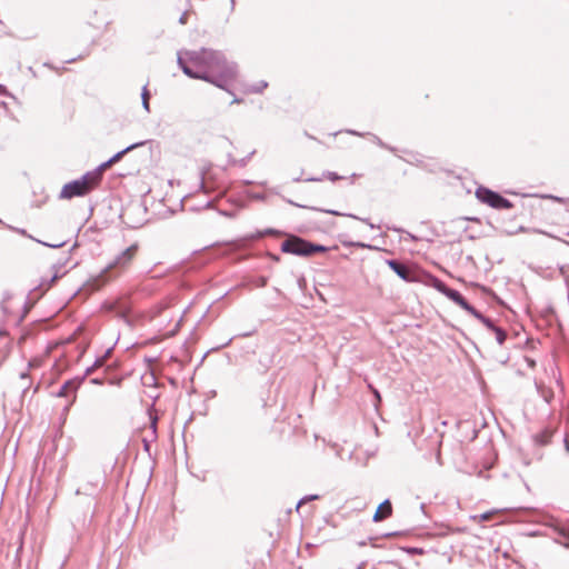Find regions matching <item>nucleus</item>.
<instances>
[{"instance_id": "19", "label": "nucleus", "mask_w": 569, "mask_h": 569, "mask_svg": "<svg viewBox=\"0 0 569 569\" xmlns=\"http://www.w3.org/2000/svg\"><path fill=\"white\" fill-rule=\"evenodd\" d=\"M319 496L318 495H309V496H305L303 498H301L298 503H297V509H299L302 505H305L306 502L308 501H312V500H316L318 499Z\"/></svg>"}, {"instance_id": "4", "label": "nucleus", "mask_w": 569, "mask_h": 569, "mask_svg": "<svg viewBox=\"0 0 569 569\" xmlns=\"http://www.w3.org/2000/svg\"><path fill=\"white\" fill-rule=\"evenodd\" d=\"M476 197L483 203L495 208V209H511L512 203L503 198L498 192H495L488 188L479 187L476 190Z\"/></svg>"}, {"instance_id": "2", "label": "nucleus", "mask_w": 569, "mask_h": 569, "mask_svg": "<svg viewBox=\"0 0 569 569\" xmlns=\"http://www.w3.org/2000/svg\"><path fill=\"white\" fill-rule=\"evenodd\" d=\"M138 251V244L133 243L128 247L126 250L120 252L98 276L90 279L87 283L89 290L94 291L99 290L102 286L109 282L112 278H116L118 274H110V271L113 269L123 270L132 262Z\"/></svg>"}, {"instance_id": "33", "label": "nucleus", "mask_w": 569, "mask_h": 569, "mask_svg": "<svg viewBox=\"0 0 569 569\" xmlns=\"http://www.w3.org/2000/svg\"><path fill=\"white\" fill-rule=\"evenodd\" d=\"M565 447H566V450L569 452V439L568 438L565 439Z\"/></svg>"}, {"instance_id": "29", "label": "nucleus", "mask_w": 569, "mask_h": 569, "mask_svg": "<svg viewBox=\"0 0 569 569\" xmlns=\"http://www.w3.org/2000/svg\"><path fill=\"white\" fill-rule=\"evenodd\" d=\"M561 535H562L563 537H568V538H569V526H568V529H563V530L561 531Z\"/></svg>"}, {"instance_id": "26", "label": "nucleus", "mask_w": 569, "mask_h": 569, "mask_svg": "<svg viewBox=\"0 0 569 569\" xmlns=\"http://www.w3.org/2000/svg\"><path fill=\"white\" fill-rule=\"evenodd\" d=\"M187 19H188V12H183V13L181 14V17L179 18V22H180L181 24H186V23H187Z\"/></svg>"}, {"instance_id": "15", "label": "nucleus", "mask_w": 569, "mask_h": 569, "mask_svg": "<svg viewBox=\"0 0 569 569\" xmlns=\"http://www.w3.org/2000/svg\"><path fill=\"white\" fill-rule=\"evenodd\" d=\"M308 249L310 251V256L318 253V252H326L328 251V248L322 244H317L308 241Z\"/></svg>"}, {"instance_id": "32", "label": "nucleus", "mask_w": 569, "mask_h": 569, "mask_svg": "<svg viewBox=\"0 0 569 569\" xmlns=\"http://www.w3.org/2000/svg\"><path fill=\"white\" fill-rule=\"evenodd\" d=\"M321 180H322V178H313V177L306 179V181H321Z\"/></svg>"}, {"instance_id": "31", "label": "nucleus", "mask_w": 569, "mask_h": 569, "mask_svg": "<svg viewBox=\"0 0 569 569\" xmlns=\"http://www.w3.org/2000/svg\"><path fill=\"white\" fill-rule=\"evenodd\" d=\"M44 246H48V247H51V248H58V247H61L63 243H59V244H49V243H46L43 242Z\"/></svg>"}, {"instance_id": "34", "label": "nucleus", "mask_w": 569, "mask_h": 569, "mask_svg": "<svg viewBox=\"0 0 569 569\" xmlns=\"http://www.w3.org/2000/svg\"><path fill=\"white\" fill-rule=\"evenodd\" d=\"M240 102H242V100H241V99H239V98H234V99L232 100V103H240Z\"/></svg>"}, {"instance_id": "18", "label": "nucleus", "mask_w": 569, "mask_h": 569, "mask_svg": "<svg viewBox=\"0 0 569 569\" xmlns=\"http://www.w3.org/2000/svg\"><path fill=\"white\" fill-rule=\"evenodd\" d=\"M493 332L496 333V340H497V342H498L500 346H501V345H503V342L506 341V338H507L506 332H505L501 328H499V327H496V328L493 329Z\"/></svg>"}, {"instance_id": "40", "label": "nucleus", "mask_w": 569, "mask_h": 569, "mask_svg": "<svg viewBox=\"0 0 569 569\" xmlns=\"http://www.w3.org/2000/svg\"><path fill=\"white\" fill-rule=\"evenodd\" d=\"M357 569H362V566H359Z\"/></svg>"}, {"instance_id": "12", "label": "nucleus", "mask_w": 569, "mask_h": 569, "mask_svg": "<svg viewBox=\"0 0 569 569\" xmlns=\"http://www.w3.org/2000/svg\"><path fill=\"white\" fill-rule=\"evenodd\" d=\"M268 87V82L264 80H260L256 83L243 86V91L246 93H261Z\"/></svg>"}, {"instance_id": "14", "label": "nucleus", "mask_w": 569, "mask_h": 569, "mask_svg": "<svg viewBox=\"0 0 569 569\" xmlns=\"http://www.w3.org/2000/svg\"><path fill=\"white\" fill-rule=\"evenodd\" d=\"M149 100H150V92L149 90L147 89V86H144L142 88V92H141V102H142V108L147 111V112H150V103H149Z\"/></svg>"}, {"instance_id": "39", "label": "nucleus", "mask_w": 569, "mask_h": 569, "mask_svg": "<svg viewBox=\"0 0 569 569\" xmlns=\"http://www.w3.org/2000/svg\"><path fill=\"white\" fill-rule=\"evenodd\" d=\"M92 382L93 383H100V380L99 379H92Z\"/></svg>"}, {"instance_id": "36", "label": "nucleus", "mask_w": 569, "mask_h": 569, "mask_svg": "<svg viewBox=\"0 0 569 569\" xmlns=\"http://www.w3.org/2000/svg\"><path fill=\"white\" fill-rule=\"evenodd\" d=\"M230 7H231V10H233V8H234V0H230Z\"/></svg>"}, {"instance_id": "8", "label": "nucleus", "mask_w": 569, "mask_h": 569, "mask_svg": "<svg viewBox=\"0 0 569 569\" xmlns=\"http://www.w3.org/2000/svg\"><path fill=\"white\" fill-rule=\"evenodd\" d=\"M445 296L449 298L451 301H453L456 305L461 307L467 312H473V307L462 297V295L459 291L449 288Z\"/></svg>"}, {"instance_id": "20", "label": "nucleus", "mask_w": 569, "mask_h": 569, "mask_svg": "<svg viewBox=\"0 0 569 569\" xmlns=\"http://www.w3.org/2000/svg\"><path fill=\"white\" fill-rule=\"evenodd\" d=\"M372 141H373L375 143H377V144H378L379 147H381V148H386V149H388V150H390V151H395V149H393L392 147L387 146V144H386V143H385V142L379 138V137H377V136H375V134H372Z\"/></svg>"}, {"instance_id": "27", "label": "nucleus", "mask_w": 569, "mask_h": 569, "mask_svg": "<svg viewBox=\"0 0 569 569\" xmlns=\"http://www.w3.org/2000/svg\"><path fill=\"white\" fill-rule=\"evenodd\" d=\"M151 428H152V432L154 433L156 428H157V418L156 417L151 419Z\"/></svg>"}, {"instance_id": "6", "label": "nucleus", "mask_w": 569, "mask_h": 569, "mask_svg": "<svg viewBox=\"0 0 569 569\" xmlns=\"http://www.w3.org/2000/svg\"><path fill=\"white\" fill-rule=\"evenodd\" d=\"M146 142L144 141H141V142H136V143H132L130 146H128L127 148H124L123 150L117 152L116 154H113L109 160H107L106 162L101 163L100 166H98L93 171L96 173V176H98L100 178V180H102V174L103 172L110 168L113 163L120 161L122 159V157L128 153L129 151L133 150V149H137L138 147H141L143 146Z\"/></svg>"}, {"instance_id": "38", "label": "nucleus", "mask_w": 569, "mask_h": 569, "mask_svg": "<svg viewBox=\"0 0 569 569\" xmlns=\"http://www.w3.org/2000/svg\"><path fill=\"white\" fill-rule=\"evenodd\" d=\"M293 181L299 182V181H301V178L300 177L293 178Z\"/></svg>"}, {"instance_id": "21", "label": "nucleus", "mask_w": 569, "mask_h": 569, "mask_svg": "<svg viewBox=\"0 0 569 569\" xmlns=\"http://www.w3.org/2000/svg\"><path fill=\"white\" fill-rule=\"evenodd\" d=\"M323 177L333 182L342 179V177H340L339 174H337L336 172H332V171H326L323 173Z\"/></svg>"}, {"instance_id": "22", "label": "nucleus", "mask_w": 569, "mask_h": 569, "mask_svg": "<svg viewBox=\"0 0 569 569\" xmlns=\"http://www.w3.org/2000/svg\"><path fill=\"white\" fill-rule=\"evenodd\" d=\"M103 362H104V359H103V358H99V359H97L92 367L87 368L86 373H87V375H90V373L93 371V369H94L96 367H100V366H102V365H103Z\"/></svg>"}, {"instance_id": "37", "label": "nucleus", "mask_w": 569, "mask_h": 569, "mask_svg": "<svg viewBox=\"0 0 569 569\" xmlns=\"http://www.w3.org/2000/svg\"><path fill=\"white\" fill-rule=\"evenodd\" d=\"M290 204H293V206H298V207H300V204L295 203L293 201H290ZM301 208H306V207H305V206H301Z\"/></svg>"}, {"instance_id": "23", "label": "nucleus", "mask_w": 569, "mask_h": 569, "mask_svg": "<svg viewBox=\"0 0 569 569\" xmlns=\"http://www.w3.org/2000/svg\"><path fill=\"white\" fill-rule=\"evenodd\" d=\"M542 198H546V199H552L555 201H558L560 203H566L568 202L569 200L565 199V198H560V197H556V196H551V194H545V196H541Z\"/></svg>"}, {"instance_id": "7", "label": "nucleus", "mask_w": 569, "mask_h": 569, "mask_svg": "<svg viewBox=\"0 0 569 569\" xmlns=\"http://www.w3.org/2000/svg\"><path fill=\"white\" fill-rule=\"evenodd\" d=\"M386 263L402 280H405L407 282L418 281L417 276L415 274V272L408 266H406L403 263H400L399 261L393 260V259L387 260Z\"/></svg>"}, {"instance_id": "28", "label": "nucleus", "mask_w": 569, "mask_h": 569, "mask_svg": "<svg viewBox=\"0 0 569 569\" xmlns=\"http://www.w3.org/2000/svg\"><path fill=\"white\" fill-rule=\"evenodd\" d=\"M347 133L353 134V136H363L362 133L355 131V130H347Z\"/></svg>"}, {"instance_id": "35", "label": "nucleus", "mask_w": 569, "mask_h": 569, "mask_svg": "<svg viewBox=\"0 0 569 569\" xmlns=\"http://www.w3.org/2000/svg\"><path fill=\"white\" fill-rule=\"evenodd\" d=\"M373 393L380 400V395H379V392L376 389L373 390Z\"/></svg>"}, {"instance_id": "24", "label": "nucleus", "mask_w": 569, "mask_h": 569, "mask_svg": "<svg viewBox=\"0 0 569 569\" xmlns=\"http://www.w3.org/2000/svg\"><path fill=\"white\" fill-rule=\"evenodd\" d=\"M276 233H278V232L273 229H266L264 231L259 232L257 237L260 238V237H263L267 234H276Z\"/></svg>"}, {"instance_id": "30", "label": "nucleus", "mask_w": 569, "mask_h": 569, "mask_svg": "<svg viewBox=\"0 0 569 569\" xmlns=\"http://www.w3.org/2000/svg\"><path fill=\"white\" fill-rule=\"evenodd\" d=\"M200 188H201L206 193L208 192V190H207V188H206V184H204L203 179L201 180Z\"/></svg>"}, {"instance_id": "9", "label": "nucleus", "mask_w": 569, "mask_h": 569, "mask_svg": "<svg viewBox=\"0 0 569 569\" xmlns=\"http://www.w3.org/2000/svg\"><path fill=\"white\" fill-rule=\"evenodd\" d=\"M392 506L388 499L382 501L373 515V521L379 522L391 516Z\"/></svg>"}, {"instance_id": "25", "label": "nucleus", "mask_w": 569, "mask_h": 569, "mask_svg": "<svg viewBox=\"0 0 569 569\" xmlns=\"http://www.w3.org/2000/svg\"><path fill=\"white\" fill-rule=\"evenodd\" d=\"M493 513H495V511H488V512L482 513L480 516L481 521L490 520Z\"/></svg>"}, {"instance_id": "11", "label": "nucleus", "mask_w": 569, "mask_h": 569, "mask_svg": "<svg viewBox=\"0 0 569 569\" xmlns=\"http://www.w3.org/2000/svg\"><path fill=\"white\" fill-rule=\"evenodd\" d=\"M79 387V382L78 381H74V380H68L66 381L59 392H58V396L59 397H67L69 396L70 392H76V390L78 389Z\"/></svg>"}, {"instance_id": "1", "label": "nucleus", "mask_w": 569, "mask_h": 569, "mask_svg": "<svg viewBox=\"0 0 569 569\" xmlns=\"http://www.w3.org/2000/svg\"><path fill=\"white\" fill-rule=\"evenodd\" d=\"M177 62L187 77L207 81L228 92V86L238 74L237 64L213 49L181 50Z\"/></svg>"}, {"instance_id": "10", "label": "nucleus", "mask_w": 569, "mask_h": 569, "mask_svg": "<svg viewBox=\"0 0 569 569\" xmlns=\"http://www.w3.org/2000/svg\"><path fill=\"white\" fill-rule=\"evenodd\" d=\"M310 209H312V210H317V211H322V212H326V213H329V214H333V216H346V217H350V218H353V219H358V220H360V221H362V222L367 223L371 229H375V228H376V226H375L373 223L369 222V220H368V219L359 218V217H357V216H355V214H351V213H341V212H339V211H337V210H331V209H318V208H316V207H311Z\"/></svg>"}, {"instance_id": "17", "label": "nucleus", "mask_w": 569, "mask_h": 569, "mask_svg": "<svg viewBox=\"0 0 569 569\" xmlns=\"http://www.w3.org/2000/svg\"><path fill=\"white\" fill-rule=\"evenodd\" d=\"M62 267H63V263H58V264L53 266L54 273L51 278V283H53L57 279H59L67 272V271H61Z\"/></svg>"}, {"instance_id": "16", "label": "nucleus", "mask_w": 569, "mask_h": 569, "mask_svg": "<svg viewBox=\"0 0 569 569\" xmlns=\"http://www.w3.org/2000/svg\"><path fill=\"white\" fill-rule=\"evenodd\" d=\"M432 287L436 290H438L439 292H441L442 295H445L447 292V290L449 289V287H447V284L445 282H442L441 280H439L438 278L432 279Z\"/></svg>"}, {"instance_id": "13", "label": "nucleus", "mask_w": 569, "mask_h": 569, "mask_svg": "<svg viewBox=\"0 0 569 569\" xmlns=\"http://www.w3.org/2000/svg\"><path fill=\"white\" fill-rule=\"evenodd\" d=\"M470 315H472L475 318H477L478 320H480L488 329L492 330L496 328L493 321L483 316L480 311H478L476 308H473V312H469Z\"/></svg>"}, {"instance_id": "5", "label": "nucleus", "mask_w": 569, "mask_h": 569, "mask_svg": "<svg viewBox=\"0 0 569 569\" xmlns=\"http://www.w3.org/2000/svg\"><path fill=\"white\" fill-rule=\"evenodd\" d=\"M281 251L300 257H310L308 241L297 236H290L287 240H284L281 243Z\"/></svg>"}, {"instance_id": "3", "label": "nucleus", "mask_w": 569, "mask_h": 569, "mask_svg": "<svg viewBox=\"0 0 569 569\" xmlns=\"http://www.w3.org/2000/svg\"><path fill=\"white\" fill-rule=\"evenodd\" d=\"M101 182L94 171L84 173L80 179L66 183L59 194L60 199H72L74 197H83L96 189Z\"/></svg>"}]
</instances>
